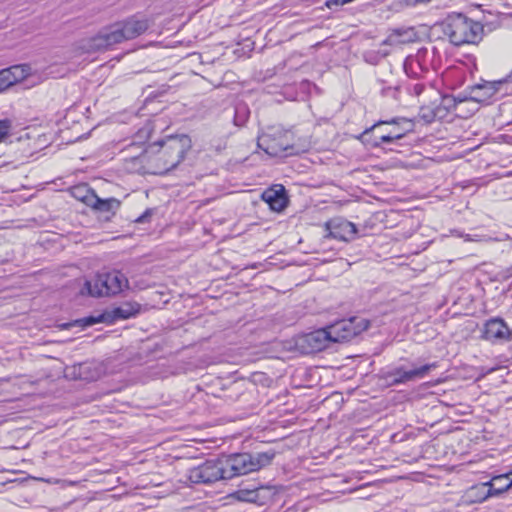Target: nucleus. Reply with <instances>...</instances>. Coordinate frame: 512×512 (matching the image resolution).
I'll use <instances>...</instances> for the list:
<instances>
[{"instance_id": "4", "label": "nucleus", "mask_w": 512, "mask_h": 512, "mask_svg": "<svg viewBox=\"0 0 512 512\" xmlns=\"http://www.w3.org/2000/svg\"><path fill=\"white\" fill-rule=\"evenodd\" d=\"M275 456L273 451L258 452L255 454L239 453L221 458L224 468V478L231 479L235 476L257 471L271 463Z\"/></svg>"}, {"instance_id": "23", "label": "nucleus", "mask_w": 512, "mask_h": 512, "mask_svg": "<svg viewBox=\"0 0 512 512\" xmlns=\"http://www.w3.org/2000/svg\"><path fill=\"white\" fill-rule=\"evenodd\" d=\"M102 317H103V316H100V317H98V318H95V317H86V318L81 319V320H80V322H81L82 326H85V327H87V326H92V325H94V324H96V323L101 322Z\"/></svg>"}, {"instance_id": "5", "label": "nucleus", "mask_w": 512, "mask_h": 512, "mask_svg": "<svg viewBox=\"0 0 512 512\" xmlns=\"http://www.w3.org/2000/svg\"><path fill=\"white\" fill-rule=\"evenodd\" d=\"M129 287L127 277L118 270L98 273L92 280H86L82 295L104 297L117 295Z\"/></svg>"}, {"instance_id": "17", "label": "nucleus", "mask_w": 512, "mask_h": 512, "mask_svg": "<svg viewBox=\"0 0 512 512\" xmlns=\"http://www.w3.org/2000/svg\"><path fill=\"white\" fill-rule=\"evenodd\" d=\"M262 199L269 205V207L277 212L282 211L287 204L285 190L283 186L279 188H270L263 192Z\"/></svg>"}, {"instance_id": "25", "label": "nucleus", "mask_w": 512, "mask_h": 512, "mask_svg": "<svg viewBox=\"0 0 512 512\" xmlns=\"http://www.w3.org/2000/svg\"><path fill=\"white\" fill-rule=\"evenodd\" d=\"M137 310L135 311H128L124 307H119L115 310L116 315L120 316L121 318H129L131 315H133Z\"/></svg>"}, {"instance_id": "13", "label": "nucleus", "mask_w": 512, "mask_h": 512, "mask_svg": "<svg viewBox=\"0 0 512 512\" xmlns=\"http://www.w3.org/2000/svg\"><path fill=\"white\" fill-rule=\"evenodd\" d=\"M325 228L328 237L342 241L353 240L357 234L355 224L345 219H333L325 224Z\"/></svg>"}, {"instance_id": "7", "label": "nucleus", "mask_w": 512, "mask_h": 512, "mask_svg": "<svg viewBox=\"0 0 512 512\" xmlns=\"http://www.w3.org/2000/svg\"><path fill=\"white\" fill-rule=\"evenodd\" d=\"M367 328L368 322L356 317L340 320L327 327L332 343L348 341Z\"/></svg>"}, {"instance_id": "16", "label": "nucleus", "mask_w": 512, "mask_h": 512, "mask_svg": "<svg viewBox=\"0 0 512 512\" xmlns=\"http://www.w3.org/2000/svg\"><path fill=\"white\" fill-rule=\"evenodd\" d=\"M401 123L408 124L410 126L409 121H407L404 118L392 119L390 121H379V122L375 123L371 128L366 129L363 132L362 136L365 137L374 128H376V127H378L380 125H383V124L393 125V129L389 133L381 135L380 136V141H377L375 143V145L378 146L381 143H391L394 140H398V139H401L402 137H404L406 132L409 130V128H400V124Z\"/></svg>"}, {"instance_id": "1", "label": "nucleus", "mask_w": 512, "mask_h": 512, "mask_svg": "<svg viewBox=\"0 0 512 512\" xmlns=\"http://www.w3.org/2000/svg\"><path fill=\"white\" fill-rule=\"evenodd\" d=\"M149 27V20L145 17L133 16L123 22L111 25L95 37L84 40L80 48L85 52H94L134 39L143 34Z\"/></svg>"}, {"instance_id": "3", "label": "nucleus", "mask_w": 512, "mask_h": 512, "mask_svg": "<svg viewBox=\"0 0 512 512\" xmlns=\"http://www.w3.org/2000/svg\"><path fill=\"white\" fill-rule=\"evenodd\" d=\"M157 145L160 146V149L153 162L155 173L162 174L175 168L184 159L185 154L191 148V139L187 135L171 136Z\"/></svg>"}, {"instance_id": "8", "label": "nucleus", "mask_w": 512, "mask_h": 512, "mask_svg": "<svg viewBox=\"0 0 512 512\" xmlns=\"http://www.w3.org/2000/svg\"><path fill=\"white\" fill-rule=\"evenodd\" d=\"M188 479L193 484H207L224 478V468L221 458L207 460L188 471Z\"/></svg>"}, {"instance_id": "22", "label": "nucleus", "mask_w": 512, "mask_h": 512, "mask_svg": "<svg viewBox=\"0 0 512 512\" xmlns=\"http://www.w3.org/2000/svg\"><path fill=\"white\" fill-rule=\"evenodd\" d=\"M11 128L9 120H0V141L8 134Z\"/></svg>"}, {"instance_id": "20", "label": "nucleus", "mask_w": 512, "mask_h": 512, "mask_svg": "<svg viewBox=\"0 0 512 512\" xmlns=\"http://www.w3.org/2000/svg\"><path fill=\"white\" fill-rule=\"evenodd\" d=\"M90 207L102 211L109 212L119 207V202L114 198L101 199L98 197V203L92 204Z\"/></svg>"}, {"instance_id": "24", "label": "nucleus", "mask_w": 512, "mask_h": 512, "mask_svg": "<svg viewBox=\"0 0 512 512\" xmlns=\"http://www.w3.org/2000/svg\"><path fill=\"white\" fill-rule=\"evenodd\" d=\"M465 241H478V242H487L490 240L489 237L486 236H479V235H465L464 236Z\"/></svg>"}, {"instance_id": "15", "label": "nucleus", "mask_w": 512, "mask_h": 512, "mask_svg": "<svg viewBox=\"0 0 512 512\" xmlns=\"http://www.w3.org/2000/svg\"><path fill=\"white\" fill-rule=\"evenodd\" d=\"M502 85V81H483L481 83L472 85L469 87L468 98L474 102L486 103L497 94Z\"/></svg>"}, {"instance_id": "21", "label": "nucleus", "mask_w": 512, "mask_h": 512, "mask_svg": "<svg viewBox=\"0 0 512 512\" xmlns=\"http://www.w3.org/2000/svg\"><path fill=\"white\" fill-rule=\"evenodd\" d=\"M152 132V127L150 123H147L143 128H141L137 133V138L141 140H147L150 137Z\"/></svg>"}, {"instance_id": "29", "label": "nucleus", "mask_w": 512, "mask_h": 512, "mask_svg": "<svg viewBox=\"0 0 512 512\" xmlns=\"http://www.w3.org/2000/svg\"><path fill=\"white\" fill-rule=\"evenodd\" d=\"M505 484H503L502 482H499L497 486H504Z\"/></svg>"}, {"instance_id": "28", "label": "nucleus", "mask_w": 512, "mask_h": 512, "mask_svg": "<svg viewBox=\"0 0 512 512\" xmlns=\"http://www.w3.org/2000/svg\"><path fill=\"white\" fill-rule=\"evenodd\" d=\"M505 480H508V482L512 481V475H510L509 478H505Z\"/></svg>"}, {"instance_id": "14", "label": "nucleus", "mask_w": 512, "mask_h": 512, "mask_svg": "<svg viewBox=\"0 0 512 512\" xmlns=\"http://www.w3.org/2000/svg\"><path fill=\"white\" fill-rule=\"evenodd\" d=\"M31 66L28 64L14 65L0 71V93L17 82L23 81L31 75Z\"/></svg>"}, {"instance_id": "2", "label": "nucleus", "mask_w": 512, "mask_h": 512, "mask_svg": "<svg viewBox=\"0 0 512 512\" xmlns=\"http://www.w3.org/2000/svg\"><path fill=\"white\" fill-rule=\"evenodd\" d=\"M441 27L444 36L455 46L477 44L483 35V26L463 14L448 15Z\"/></svg>"}, {"instance_id": "26", "label": "nucleus", "mask_w": 512, "mask_h": 512, "mask_svg": "<svg viewBox=\"0 0 512 512\" xmlns=\"http://www.w3.org/2000/svg\"><path fill=\"white\" fill-rule=\"evenodd\" d=\"M149 215V211H146L143 215H141L137 220L136 222L138 223H143L145 218Z\"/></svg>"}, {"instance_id": "19", "label": "nucleus", "mask_w": 512, "mask_h": 512, "mask_svg": "<svg viewBox=\"0 0 512 512\" xmlns=\"http://www.w3.org/2000/svg\"><path fill=\"white\" fill-rule=\"evenodd\" d=\"M262 488L259 489H240L234 493V497L243 502H256L259 498V494L262 491Z\"/></svg>"}, {"instance_id": "11", "label": "nucleus", "mask_w": 512, "mask_h": 512, "mask_svg": "<svg viewBox=\"0 0 512 512\" xmlns=\"http://www.w3.org/2000/svg\"><path fill=\"white\" fill-rule=\"evenodd\" d=\"M437 367L436 363H429L418 368L406 370L403 367L395 368L387 374L390 384H403L416 379L424 378L432 369Z\"/></svg>"}, {"instance_id": "6", "label": "nucleus", "mask_w": 512, "mask_h": 512, "mask_svg": "<svg viewBox=\"0 0 512 512\" xmlns=\"http://www.w3.org/2000/svg\"><path fill=\"white\" fill-rule=\"evenodd\" d=\"M257 145L272 157H287L304 151L291 143V133L279 127H270L258 137Z\"/></svg>"}, {"instance_id": "18", "label": "nucleus", "mask_w": 512, "mask_h": 512, "mask_svg": "<svg viewBox=\"0 0 512 512\" xmlns=\"http://www.w3.org/2000/svg\"><path fill=\"white\" fill-rule=\"evenodd\" d=\"M71 194L75 199L83 202L87 206L98 203V196L86 184L74 186L71 189Z\"/></svg>"}, {"instance_id": "27", "label": "nucleus", "mask_w": 512, "mask_h": 512, "mask_svg": "<svg viewBox=\"0 0 512 512\" xmlns=\"http://www.w3.org/2000/svg\"><path fill=\"white\" fill-rule=\"evenodd\" d=\"M507 239H512V237L508 236V235H505V237H502V238H498L496 239L497 241H503V240H507Z\"/></svg>"}, {"instance_id": "12", "label": "nucleus", "mask_w": 512, "mask_h": 512, "mask_svg": "<svg viewBox=\"0 0 512 512\" xmlns=\"http://www.w3.org/2000/svg\"><path fill=\"white\" fill-rule=\"evenodd\" d=\"M332 343L327 327L303 335L298 344L306 352H317L326 349Z\"/></svg>"}, {"instance_id": "10", "label": "nucleus", "mask_w": 512, "mask_h": 512, "mask_svg": "<svg viewBox=\"0 0 512 512\" xmlns=\"http://www.w3.org/2000/svg\"><path fill=\"white\" fill-rule=\"evenodd\" d=\"M512 331L501 318H492L485 322L482 329V338L491 343H503L509 341Z\"/></svg>"}, {"instance_id": "9", "label": "nucleus", "mask_w": 512, "mask_h": 512, "mask_svg": "<svg viewBox=\"0 0 512 512\" xmlns=\"http://www.w3.org/2000/svg\"><path fill=\"white\" fill-rule=\"evenodd\" d=\"M510 475H512V471L496 475L492 477L490 481L472 487L471 492H475L477 496L479 495V498L477 499L479 502H483L490 497L499 496L512 487V481L505 483L504 486H497L499 482H503L505 478H509Z\"/></svg>"}]
</instances>
